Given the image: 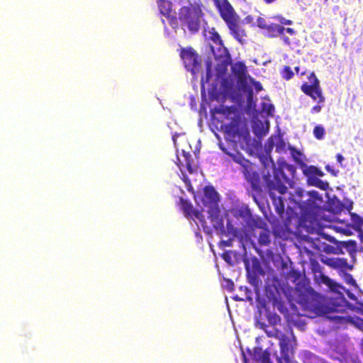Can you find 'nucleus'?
<instances>
[{
    "label": "nucleus",
    "instance_id": "obj_1",
    "mask_svg": "<svg viewBox=\"0 0 363 363\" xmlns=\"http://www.w3.org/2000/svg\"><path fill=\"white\" fill-rule=\"evenodd\" d=\"M260 161L264 166H267L269 162L272 164L274 177L268 182L267 186L277 212L279 215L284 214L285 210L284 200L281 196H275L272 191H277L279 194H284L287 191L286 184L291 185L292 183L296 168L293 165L286 163L285 160H281L277 167H275L274 160Z\"/></svg>",
    "mask_w": 363,
    "mask_h": 363
},
{
    "label": "nucleus",
    "instance_id": "obj_2",
    "mask_svg": "<svg viewBox=\"0 0 363 363\" xmlns=\"http://www.w3.org/2000/svg\"><path fill=\"white\" fill-rule=\"evenodd\" d=\"M290 199L294 203L295 207L301 210V223L307 228H313L314 224L317 223L315 216L323 202L319 194L315 191H305L298 188L294 195H291Z\"/></svg>",
    "mask_w": 363,
    "mask_h": 363
},
{
    "label": "nucleus",
    "instance_id": "obj_3",
    "mask_svg": "<svg viewBox=\"0 0 363 363\" xmlns=\"http://www.w3.org/2000/svg\"><path fill=\"white\" fill-rule=\"evenodd\" d=\"M203 16L199 4L189 3L179 9L177 17L170 18L169 26L175 30L180 28L184 31L188 30L191 33H196L200 29Z\"/></svg>",
    "mask_w": 363,
    "mask_h": 363
},
{
    "label": "nucleus",
    "instance_id": "obj_4",
    "mask_svg": "<svg viewBox=\"0 0 363 363\" xmlns=\"http://www.w3.org/2000/svg\"><path fill=\"white\" fill-rule=\"evenodd\" d=\"M219 14L230 30V35L240 43L245 42L246 32L242 27L240 16L235 13L231 4L225 0L218 6Z\"/></svg>",
    "mask_w": 363,
    "mask_h": 363
},
{
    "label": "nucleus",
    "instance_id": "obj_5",
    "mask_svg": "<svg viewBox=\"0 0 363 363\" xmlns=\"http://www.w3.org/2000/svg\"><path fill=\"white\" fill-rule=\"evenodd\" d=\"M201 200L203 206L208 208V218L212 226L216 230L224 231L223 219L218 208L219 194L213 186H206Z\"/></svg>",
    "mask_w": 363,
    "mask_h": 363
},
{
    "label": "nucleus",
    "instance_id": "obj_6",
    "mask_svg": "<svg viewBox=\"0 0 363 363\" xmlns=\"http://www.w3.org/2000/svg\"><path fill=\"white\" fill-rule=\"evenodd\" d=\"M313 248L318 251L334 255L342 254L343 248H354L356 245L355 241L340 242L333 237L324 233L320 234V238L315 239L313 241Z\"/></svg>",
    "mask_w": 363,
    "mask_h": 363
},
{
    "label": "nucleus",
    "instance_id": "obj_7",
    "mask_svg": "<svg viewBox=\"0 0 363 363\" xmlns=\"http://www.w3.org/2000/svg\"><path fill=\"white\" fill-rule=\"evenodd\" d=\"M286 333L275 329V338L278 339L279 342L281 356L277 358L278 363H292L289 357V351L292 347V342H295V336L290 328L286 329Z\"/></svg>",
    "mask_w": 363,
    "mask_h": 363
},
{
    "label": "nucleus",
    "instance_id": "obj_8",
    "mask_svg": "<svg viewBox=\"0 0 363 363\" xmlns=\"http://www.w3.org/2000/svg\"><path fill=\"white\" fill-rule=\"evenodd\" d=\"M238 216L242 217L245 219L246 223L248 227L252 229L255 228L263 229L258 238V242L260 245L267 246L271 243L270 231L265 228L266 223L261 220H255L252 218L249 209L239 210L238 212Z\"/></svg>",
    "mask_w": 363,
    "mask_h": 363
},
{
    "label": "nucleus",
    "instance_id": "obj_9",
    "mask_svg": "<svg viewBox=\"0 0 363 363\" xmlns=\"http://www.w3.org/2000/svg\"><path fill=\"white\" fill-rule=\"evenodd\" d=\"M307 78L308 82H305L301 84V91L309 96L313 101L325 103V99L320 87V81L315 74V72H310Z\"/></svg>",
    "mask_w": 363,
    "mask_h": 363
},
{
    "label": "nucleus",
    "instance_id": "obj_10",
    "mask_svg": "<svg viewBox=\"0 0 363 363\" xmlns=\"http://www.w3.org/2000/svg\"><path fill=\"white\" fill-rule=\"evenodd\" d=\"M208 38L214 43V46H211V50L216 59H225L230 57L229 52L225 47L220 35L216 31L215 28L208 29Z\"/></svg>",
    "mask_w": 363,
    "mask_h": 363
},
{
    "label": "nucleus",
    "instance_id": "obj_11",
    "mask_svg": "<svg viewBox=\"0 0 363 363\" xmlns=\"http://www.w3.org/2000/svg\"><path fill=\"white\" fill-rule=\"evenodd\" d=\"M242 167V172L245 179L251 184L253 189L260 188V177L257 167L250 160H235Z\"/></svg>",
    "mask_w": 363,
    "mask_h": 363
},
{
    "label": "nucleus",
    "instance_id": "obj_12",
    "mask_svg": "<svg viewBox=\"0 0 363 363\" xmlns=\"http://www.w3.org/2000/svg\"><path fill=\"white\" fill-rule=\"evenodd\" d=\"M179 205L186 218L193 220L197 219L203 228L207 227L204 216L199 210L194 209L189 201L180 197Z\"/></svg>",
    "mask_w": 363,
    "mask_h": 363
},
{
    "label": "nucleus",
    "instance_id": "obj_13",
    "mask_svg": "<svg viewBox=\"0 0 363 363\" xmlns=\"http://www.w3.org/2000/svg\"><path fill=\"white\" fill-rule=\"evenodd\" d=\"M264 30L270 38H276L279 35L284 43L286 45H290L291 42L290 38L285 35L284 32L288 33L290 35H294L295 34V30L293 28H286L279 24L273 23H268Z\"/></svg>",
    "mask_w": 363,
    "mask_h": 363
},
{
    "label": "nucleus",
    "instance_id": "obj_14",
    "mask_svg": "<svg viewBox=\"0 0 363 363\" xmlns=\"http://www.w3.org/2000/svg\"><path fill=\"white\" fill-rule=\"evenodd\" d=\"M276 152L279 154H286L289 151L291 159H301L303 153L297 148L286 144L280 135H274Z\"/></svg>",
    "mask_w": 363,
    "mask_h": 363
},
{
    "label": "nucleus",
    "instance_id": "obj_15",
    "mask_svg": "<svg viewBox=\"0 0 363 363\" xmlns=\"http://www.w3.org/2000/svg\"><path fill=\"white\" fill-rule=\"evenodd\" d=\"M181 57L182 58L186 68L188 70L194 71L199 62L198 60V55L192 48L182 49L181 52Z\"/></svg>",
    "mask_w": 363,
    "mask_h": 363
},
{
    "label": "nucleus",
    "instance_id": "obj_16",
    "mask_svg": "<svg viewBox=\"0 0 363 363\" xmlns=\"http://www.w3.org/2000/svg\"><path fill=\"white\" fill-rule=\"evenodd\" d=\"M240 119L239 118H233L228 125L224 126L225 132L228 137L233 140L236 136L241 134Z\"/></svg>",
    "mask_w": 363,
    "mask_h": 363
},
{
    "label": "nucleus",
    "instance_id": "obj_17",
    "mask_svg": "<svg viewBox=\"0 0 363 363\" xmlns=\"http://www.w3.org/2000/svg\"><path fill=\"white\" fill-rule=\"evenodd\" d=\"M272 283H270V280L268 279L265 285L264 294L267 298L272 301V300H276V298L280 296L279 289L276 284L277 280L272 279Z\"/></svg>",
    "mask_w": 363,
    "mask_h": 363
},
{
    "label": "nucleus",
    "instance_id": "obj_18",
    "mask_svg": "<svg viewBox=\"0 0 363 363\" xmlns=\"http://www.w3.org/2000/svg\"><path fill=\"white\" fill-rule=\"evenodd\" d=\"M298 162L303 174L308 177V181L312 180L313 178L318 177H323V172L315 166H307L304 164L303 160H296Z\"/></svg>",
    "mask_w": 363,
    "mask_h": 363
},
{
    "label": "nucleus",
    "instance_id": "obj_19",
    "mask_svg": "<svg viewBox=\"0 0 363 363\" xmlns=\"http://www.w3.org/2000/svg\"><path fill=\"white\" fill-rule=\"evenodd\" d=\"M252 358L256 362L261 363H272L270 360V352L268 350H262L260 347H255Z\"/></svg>",
    "mask_w": 363,
    "mask_h": 363
},
{
    "label": "nucleus",
    "instance_id": "obj_20",
    "mask_svg": "<svg viewBox=\"0 0 363 363\" xmlns=\"http://www.w3.org/2000/svg\"><path fill=\"white\" fill-rule=\"evenodd\" d=\"M158 7L160 13L166 16L168 22H170L171 17H176L174 12H172V4L169 0H160L158 2Z\"/></svg>",
    "mask_w": 363,
    "mask_h": 363
},
{
    "label": "nucleus",
    "instance_id": "obj_21",
    "mask_svg": "<svg viewBox=\"0 0 363 363\" xmlns=\"http://www.w3.org/2000/svg\"><path fill=\"white\" fill-rule=\"evenodd\" d=\"M318 279L319 282L326 285L333 292L340 294V289H343L341 285L325 275L323 273H320V274L318 275Z\"/></svg>",
    "mask_w": 363,
    "mask_h": 363
},
{
    "label": "nucleus",
    "instance_id": "obj_22",
    "mask_svg": "<svg viewBox=\"0 0 363 363\" xmlns=\"http://www.w3.org/2000/svg\"><path fill=\"white\" fill-rule=\"evenodd\" d=\"M275 146V140H274V135H272L270 138H268L267 140L265 145H264V155H259V159H272L271 157V152L273 150L274 147Z\"/></svg>",
    "mask_w": 363,
    "mask_h": 363
},
{
    "label": "nucleus",
    "instance_id": "obj_23",
    "mask_svg": "<svg viewBox=\"0 0 363 363\" xmlns=\"http://www.w3.org/2000/svg\"><path fill=\"white\" fill-rule=\"evenodd\" d=\"M351 216V221L352 228L358 233H362V227H363V218L359 216L357 213H352Z\"/></svg>",
    "mask_w": 363,
    "mask_h": 363
},
{
    "label": "nucleus",
    "instance_id": "obj_24",
    "mask_svg": "<svg viewBox=\"0 0 363 363\" xmlns=\"http://www.w3.org/2000/svg\"><path fill=\"white\" fill-rule=\"evenodd\" d=\"M177 153L179 154V150H177ZM180 155L185 159H192L193 157L197 159L199 155V149L192 150L191 146L188 145L181 150Z\"/></svg>",
    "mask_w": 363,
    "mask_h": 363
},
{
    "label": "nucleus",
    "instance_id": "obj_25",
    "mask_svg": "<svg viewBox=\"0 0 363 363\" xmlns=\"http://www.w3.org/2000/svg\"><path fill=\"white\" fill-rule=\"evenodd\" d=\"M194 160H184V164L182 162V160H177L176 164L179 167L181 171L183 172L185 168L190 174H192L196 171L197 166L192 165L191 162Z\"/></svg>",
    "mask_w": 363,
    "mask_h": 363
},
{
    "label": "nucleus",
    "instance_id": "obj_26",
    "mask_svg": "<svg viewBox=\"0 0 363 363\" xmlns=\"http://www.w3.org/2000/svg\"><path fill=\"white\" fill-rule=\"evenodd\" d=\"M271 302L273 306L277 308L280 313L284 315L288 313V309L284 302L281 299V296L277 297L276 300H272Z\"/></svg>",
    "mask_w": 363,
    "mask_h": 363
},
{
    "label": "nucleus",
    "instance_id": "obj_27",
    "mask_svg": "<svg viewBox=\"0 0 363 363\" xmlns=\"http://www.w3.org/2000/svg\"><path fill=\"white\" fill-rule=\"evenodd\" d=\"M233 72L239 77H242L247 72V67L242 62H236L233 67Z\"/></svg>",
    "mask_w": 363,
    "mask_h": 363
},
{
    "label": "nucleus",
    "instance_id": "obj_28",
    "mask_svg": "<svg viewBox=\"0 0 363 363\" xmlns=\"http://www.w3.org/2000/svg\"><path fill=\"white\" fill-rule=\"evenodd\" d=\"M280 74L281 77L286 81L292 79L294 75L292 69L288 65H285L283 67L281 71L280 72Z\"/></svg>",
    "mask_w": 363,
    "mask_h": 363
},
{
    "label": "nucleus",
    "instance_id": "obj_29",
    "mask_svg": "<svg viewBox=\"0 0 363 363\" xmlns=\"http://www.w3.org/2000/svg\"><path fill=\"white\" fill-rule=\"evenodd\" d=\"M274 106L269 102H263L262 104V111L265 113L268 116H273L274 113Z\"/></svg>",
    "mask_w": 363,
    "mask_h": 363
},
{
    "label": "nucleus",
    "instance_id": "obj_30",
    "mask_svg": "<svg viewBox=\"0 0 363 363\" xmlns=\"http://www.w3.org/2000/svg\"><path fill=\"white\" fill-rule=\"evenodd\" d=\"M310 182L311 184L317 186L318 188L322 190H327L328 188L329 187V184L327 182L322 181L318 177L313 178Z\"/></svg>",
    "mask_w": 363,
    "mask_h": 363
},
{
    "label": "nucleus",
    "instance_id": "obj_31",
    "mask_svg": "<svg viewBox=\"0 0 363 363\" xmlns=\"http://www.w3.org/2000/svg\"><path fill=\"white\" fill-rule=\"evenodd\" d=\"M325 133V128L318 125L314 127L313 128V135L318 140H322L324 138Z\"/></svg>",
    "mask_w": 363,
    "mask_h": 363
},
{
    "label": "nucleus",
    "instance_id": "obj_32",
    "mask_svg": "<svg viewBox=\"0 0 363 363\" xmlns=\"http://www.w3.org/2000/svg\"><path fill=\"white\" fill-rule=\"evenodd\" d=\"M267 320L272 325H276L281 322L280 317L276 313H269L267 315Z\"/></svg>",
    "mask_w": 363,
    "mask_h": 363
},
{
    "label": "nucleus",
    "instance_id": "obj_33",
    "mask_svg": "<svg viewBox=\"0 0 363 363\" xmlns=\"http://www.w3.org/2000/svg\"><path fill=\"white\" fill-rule=\"evenodd\" d=\"M339 303L337 305H335V308H333V311H341L342 309H339L338 307H345L347 304V301L345 300V298L343 297V296L341 294V296L339 298Z\"/></svg>",
    "mask_w": 363,
    "mask_h": 363
},
{
    "label": "nucleus",
    "instance_id": "obj_34",
    "mask_svg": "<svg viewBox=\"0 0 363 363\" xmlns=\"http://www.w3.org/2000/svg\"><path fill=\"white\" fill-rule=\"evenodd\" d=\"M267 22L263 17L259 16L257 19V26L262 30H265L267 28Z\"/></svg>",
    "mask_w": 363,
    "mask_h": 363
},
{
    "label": "nucleus",
    "instance_id": "obj_35",
    "mask_svg": "<svg viewBox=\"0 0 363 363\" xmlns=\"http://www.w3.org/2000/svg\"><path fill=\"white\" fill-rule=\"evenodd\" d=\"M248 279L250 283L255 286H257L259 283L262 282L255 274H248Z\"/></svg>",
    "mask_w": 363,
    "mask_h": 363
},
{
    "label": "nucleus",
    "instance_id": "obj_36",
    "mask_svg": "<svg viewBox=\"0 0 363 363\" xmlns=\"http://www.w3.org/2000/svg\"><path fill=\"white\" fill-rule=\"evenodd\" d=\"M325 169L326 170L330 172L333 176H337V174L339 173V169L338 168L335 167H333V166H330L329 164H327L325 166Z\"/></svg>",
    "mask_w": 363,
    "mask_h": 363
},
{
    "label": "nucleus",
    "instance_id": "obj_37",
    "mask_svg": "<svg viewBox=\"0 0 363 363\" xmlns=\"http://www.w3.org/2000/svg\"><path fill=\"white\" fill-rule=\"evenodd\" d=\"M274 18H277L282 25H291L293 23L292 21L286 19L284 17L281 16H277Z\"/></svg>",
    "mask_w": 363,
    "mask_h": 363
},
{
    "label": "nucleus",
    "instance_id": "obj_38",
    "mask_svg": "<svg viewBox=\"0 0 363 363\" xmlns=\"http://www.w3.org/2000/svg\"><path fill=\"white\" fill-rule=\"evenodd\" d=\"M324 103H318L317 102V104L313 106L311 109V113H320L323 108Z\"/></svg>",
    "mask_w": 363,
    "mask_h": 363
},
{
    "label": "nucleus",
    "instance_id": "obj_39",
    "mask_svg": "<svg viewBox=\"0 0 363 363\" xmlns=\"http://www.w3.org/2000/svg\"><path fill=\"white\" fill-rule=\"evenodd\" d=\"M312 270L314 273H319V274L323 273L322 267L316 261L312 263Z\"/></svg>",
    "mask_w": 363,
    "mask_h": 363
},
{
    "label": "nucleus",
    "instance_id": "obj_40",
    "mask_svg": "<svg viewBox=\"0 0 363 363\" xmlns=\"http://www.w3.org/2000/svg\"><path fill=\"white\" fill-rule=\"evenodd\" d=\"M221 257L228 263H230L231 262V253H230V251L224 252L222 254Z\"/></svg>",
    "mask_w": 363,
    "mask_h": 363
},
{
    "label": "nucleus",
    "instance_id": "obj_41",
    "mask_svg": "<svg viewBox=\"0 0 363 363\" xmlns=\"http://www.w3.org/2000/svg\"><path fill=\"white\" fill-rule=\"evenodd\" d=\"M345 281L350 284V285H355L356 284V281L354 279V278L352 277V276L350 274H345Z\"/></svg>",
    "mask_w": 363,
    "mask_h": 363
},
{
    "label": "nucleus",
    "instance_id": "obj_42",
    "mask_svg": "<svg viewBox=\"0 0 363 363\" xmlns=\"http://www.w3.org/2000/svg\"><path fill=\"white\" fill-rule=\"evenodd\" d=\"M233 240L228 239L227 240H222L220 242V245L222 247H230L232 246Z\"/></svg>",
    "mask_w": 363,
    "mask_h": 363
},
{
    "label": "nucleus",
    "instance_id": "obj_43",
    "mask_svg": "<svg viewBox=\"0 0 363 363\" xmlns=\"http://www.w3.org/2000/svg\"><path fill=\"white\" fill-rule=\"evenodd\" d=\"M217 112L219 113L225 114L226 113H230L231 111H230V108H225L218 109V110H217Z\"/></svg>",
    "mask_w": 363,
    "mask_h": 363
},
{
    "label": "nucleus",
    "instance_id": "obj_44",
    "mask_svg": "<svg viewBox=\"0 0 363 363\" xmlns=\"http://www.w3.org/2000/svg\"><path fill=\"white\" fill-rule=\"evenodd\" d=\"M345 363H360V361L353 358H347L345 360Z\"/></svg>",
    "mask_w": 363,
    "mask_h": 363
},
{
    "label": "nucleus",
    "instance_id": "obj_45",
    "mask_svg": "<svg viewBox=\"0 0 363 363\" xmlns=\"http://www.w3.org/2000/svg\"><path fill=\"white\" fill-rule=\"evenodd\" d=\"M290 220H291V218L289 217L287 219H286L284 220V226L287 230H289V229H290V227H289L290 226Z\"/></svg>",
    "mask_w": 363,
    "mask_h": 363
},
{
    "label": "nucleus",
    "instance_id": "obj_46",
    "mask_svg": "<svg viewBox=\"0 0 363 363\" xmlns=\"http://www.w3.org/2000/svg\"><path fill=\"white\" fill-rule=\"evenodd\" d=\"M300 69H300V67H299L298 66H297V67H295V71H296V74H297L298 75L303 76V75H305V74H306V72L305 71H303V72H300Z\"/></svg>",
    "mask_w": 363,
    "mask_h": 363
},
{
    "label": "nucleus",
    "instance_id": "obj_47",
    "mask_svg": "<svg viewBox=\"0 0 363 363\" xmlns=\"http://www.w3.org/2000/svg\"><path fill=\"white\" fill-rule=\"evenodd\" d=\"M242 355L243 363H249L248 362L249 361L243 351H242Z\"/></svg>",
    "mask_w": 363,
    "mask_h": 363
},
{
    "label": "nucleus",
    "instance_id": "obj_48",
    "mask_svg": "<svg viewBox=\"0 0 363 363\" xmlns=\"http://www.w3.org/2000/svg\"><path fill=\"white\" fill-rule=\"evenodd\" d=\"M268 337H275V330L272 331H266Z\"/></svg>",
    "mask_w": 363,
    "mask_h": 363
},
{
    "label": "nucleus",
    "instance_id": "obj_49",
    "mask_svg": "<svg viewBox=\"0 0 363 363\" xmlns=\"http://www.w3.org/2000/svg\"><path fill=\"white\" fill-rule=\"evenodd\" d=\"M264 2L266 4H270L274 1H276L277 0H263Z\"/></svg>",
    "mask_w": 363,
    "mask_h": 363
},
{
    "label": "nucleus",
    "instance_id": "obj_50",
    "mask_svg": "<svg viewBox=\"0 0 363 363\" xmlns=\"http://www.w3.org/2000/svg\"><path fill=\"white\" fill-rule=\"evenodd\" d=\"M359 237L362 242H363V231L359 233Z\"/></svg>",
    "mask_w": 363,
    "mask_h": 363
},
{
    "label": "nucleus",
    "instance_id": "obj_51",
    "mask_svg": "<svg viewBox=\"0 0 363 363\" xmlns=\"http://www.w3.org/2000/svg\"><path fill=\"white\" fill-rule=\"evenodd\" d=\"M336 158L337 159H344V157L340 154H337L336 155Z\"/></svg>",
    "mask_w": 363,
    "mask_h": 363
},
{
    "label": "nucleus",
    "instance_id": "obj_52",
    "mask_svg": "<svg viewBox=\"0 0 363 363\" xmlns=\"http://www.w3.org/2000/svg\"><path fill=\"white\" fill-rule=\"evenodd\" d=\"M342 160H337V166H338V167H339V166H341V162H342Z\"/></svg>",
    "mask_w": 363,
    "mask_h": 363
},
{
    "label": "nucleus",
    "instance_id": "obj_53",
    "mask_svg": "<svg viewBox=\"0 0 363 363\" xmlns=\"http://www.w3.org/2000/svg\"><path fill=\"white\" fill-rule=\"evenodd\" d=\"M172 140L174 141V145H176V135L172 136Z\"/></svg>",
    "mask_w": 363,
    "mask_h": 363
},
{
    "label": "nucleus",
    "instance_id": "obj_54",
    "mask_svg": "<svg viewBox=\"0 0 363 363\" xmlns=\"http://www.w3.org/2000/svg\"><path fill=\"white\" fill-rule=\"evenodd\" d=\"M335 318L345 319V317H344V316H336V317H335Z\"/></svg>",
    "mask_w": 363,
    "mask_h": 363
},
{
    "label": "nucleus",
    "instance_id": "obj_55",
    "mask_svg": "<svg viewBox=\"0 0 363 363\" xmlns=\"http://www.w3.org/2000/svg\"><path fill=\"white\" fill-rule=\"evenodd\" d=\"M259 270L261 274H264V271L261 269V267H259Z\"/></svg>",
    "mask_w": 363,
    "mask_h": 363
},
{
    "label": "nucleus",
    "instance_id": "obj_56",
    "mask_svg": "<svg viewBox=\"0 0 363 363\" xmlns=\"http://www.w3.org/2000/svg\"><path fill=\"white\" fill-rule=\"evenodd\" d=\"M187 182H188V184L190 186V181L189 179H184V182L187 184Z\"/></svg>",
    "mask_w": 363,
    "mask_h": 363
},
{
    "label": "nucleus",
    "instance_id": "obj_57",
    "mask_svg": "<svg viewBox=\"0 0 363 363\" xmlns=\"http://www.w3.org/2000/svg\"><path fill=\"white\" fill-rule=\"evenodd\" d=\"M262 89V86L259 85V86H256L257 90H260Z\"/></svg>",
    "mask_w": 363,
    "mask_h": 363
},
{
    "label": "nucleus",
    "instance_id": "obj_58",
    "mask_svg": "<svg viewBox=\"0 0 363 363\" xmlns=\"http://www.w3.org/2000/svg\"><path fill=\"white\" fill-rule=\"evenodd\" d=\"M262 306L263 308H265V303H262Z\"/></svg>",
    "mask_w": 363,
    "mask_h": 363
},
{
    "label": "nucleus",
    "instance_id": "obj_59",
    "mask_svg": "<svg viewBox=\"0 0 363 363\" xmlns=\"http://www.w3.org/2000/svg\"><path fill=\"white\" fill-rule=\"evenodd\" d=\"M350 322H352V318L348 319Z\"/></svg>",
    "mask_w": 363,
    "mask_h": 363
}]
</instances>
